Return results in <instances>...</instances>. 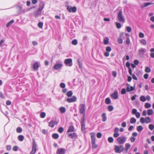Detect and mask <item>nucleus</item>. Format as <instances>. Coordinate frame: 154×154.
<instances>
[{
  "label": "nucleus",
  "instance_id": "nucleus-11",
  "mask_svg": "<svg viewBox=\"0 0 154 154\" xmlns=\"http://www.w3.org/2000/svg\"><path fill=\"white\" fill-rule=\"evenodd\" d=\"M118 93L117 90L114 91L113 93L111 95V97L114 99L116 100L118 98Z\"/></svg>",
  "mask_w": 154,
  "mask_h": 154
},
{
  "label": "nucleus",
  "instance_id": "nucleus-58",
  "mask_svg": "<svg viewBox=\"0 0 154 154\" xmlns=\"http://www.w3.org/2000/svg\"><path fill=\"white\" fill-rule=\"evenodd\" d=\"M137 118H139L140 116V113L139 112H137L135 114Z\"/></svg>",
  "mask_w": 154,
  "mask_h": 154
},
{
  "label": "nucleus",
  "instance_id": "nucleus-49",
  "mask_svg": "<svg viewBox=\"0 0 154 154\" xmlns=\"http://www.w3.org/2000/svg\"><path fill=\"white\" fill-rule=\"evenodd\" d=\"M126 93V90L125 88H123L121 91V94H125Z\"/></svg>",
  "mask_w": 154,
  "mask_h": 154
},
{
  "label": "nucleus",
  "instance_id": "nucleus-35",
  "mask_svg": "<svg viewBox=\"0 0 154 154\" xmlns=\"http://www.w3.org/2000/svg\"><path fill=\"white\" fill-rule=\"evenodd\" d=\"M151 105L149 103H146L145 104V107L146 108H149L151 107Z\"/></svg>",
  "mask_w": 154,
  "mask_h": 154
},
{
  "label": "nucleus",
  "instance_id": "nucleus-33",
  "mask_svg": "<svg viewBox=\"0 0 154 154\" xmlns=\"http://www.w3.org/2000/svg\"><path fill=\"white\" fill-rule=\"evenodd\" d=\"M140 99L142 102H144L146 100L145 97L144 96H141L140 98Z\"/></svg>",
  "mask_w": 154,
  "mask_h": 154
},
{
  "label": "nucleus",
  "instance_id": "nucleus-24",
  "mask_svg": "<svg viewBox=\"0 0 154 154\" xmlns=\"http://www.w3.org/2000/svg\"><path fill=\"white\" fill-rule=\"evenodd\" d=\"M66 7H67V10H76V9H77L76 8L75 6L72 7L71 6H69V5H66Z\"/></svg>",
  "mask_w": 154,
  "mask_h": 154
},
{
  "label": "nucleus",
  "instance_id": "nucleus-46",
  "mask_svg": "<svg viewBox=\"0 0 154 154\" xmlns=\"http://www.w3.org/2000/svg\"><path fill=\"white\" fill-rule=\"evenodd\" d=\"M139 36L140 38H143L144 36V34L141 32H140L139 33Z\"/></svg>",
  "mask_w": 154,
  "mask_h": 154
},
{
  "label": "nucleus",
  "instance_id": "nucleus-61",
  "mask_svg": "<svg viewBox=\"0 0 154 154\" xmlns=\"http://www.w3.org/2000/svg\"><path fill=\"white\" fill-rule=\"evenodd\" d=\"M137 95L136 94H134L131 98V100H134L136 99V97H137Z\"/></svg>",
  "mask_w": 154,
  "mask_h": 154
},
{
  "label": "nucleus",
  "instance_id": "nucleus-14",
  "mask_svg": "<svg viewBox=\"0 0 154 154\" xmlns=\"http://www.w3.org/2000/svg\"><path fill=\"white\" fill-rule=\"evenodd\" d=\"M128 86L126 88V90L127 92H130L133 91L135 89V87L130 86L129 84L127 85Z\"/></svg>",
  "mask_w": 154,
  "mask_h": 154
},
{
  "label": "nucleus",
  "instance_id": "nucleus-3",
  "mask_svg": "<svg viewBox=\"0 0 154 154\" xmlns=\"http://www.w3.org/2000/svg\"><path fill=\"white\" fill-rule=\"evenodd\" d=\"M127 138L125 137H120L117 139L118 142L120 144H123Z\"/></svg>",
  "mask_w": 154,
  "mask_h": 154
},
{
  "label": "nucleus",
  "instance_id": "nucleus-23",
  "mask_svg": "<svg viewBox=\"0 0 154 154\" xmlns=\"http://www.w3.org/2000/svg\"><path fill=\"white\" fill-rule=\"evenodd\" d=\"M140 44L144 45H146V40L144 39H142L140 41Z\"/></svg>",
  "mask_w": 154,
  "mask_h": 154
},
{
  "label": "nucleus",
  "instance_id": "nucleus-4",
  "mask_svg": "<svg viewBox=\"0 0 154 154\" xmlns=\"http://www.w3.org/2000/svg\"><path fill=\"white\" fill-rule=\"evenodd\" d=\"M37 145L34 140H33L32 141V150L30 154H34L36 151Z\"/></svg>",
  "mask_w": 154,
  "mask_h": 154
},
{
  "label": "nucleus",
  "instance_id": "nucleus-55",
  "mask_svg": "<svg viewBox=\"0 0 154 154\" xmlns=\"http://www.w3.org/2000/svg\"><path fill=\"white\" fill-rule=\"evenodd\" d=\"M130 139L131 142L133 143L135 141V138L134 137H130Z\"/></svg>",
  "mask_w": 154,
  "mask_h": 154
},
{
  "label": "nucleus",
  "instance_id": "nucleus-20",
  "mask_svg": "<svg viewBox=\"0 0 154 154\" xmlns=\"http://www.w3.org/2000/svg\"><path fill=\"white\" fill-rule=\"evenodd\" d=\"M56 124V122L53 120H51L49 122V125L51 127H53Z\"/></svg>",
  "mask_w": 154,
  "mask_h": 154
},
{
  "label": "nucleus",
  "instance_id": "nucleus-40",
  "mask_svg": "<svg viewBox=\"0 0 154 154\" xmlns=\"http://www.w3.org/2000/svg\"><path fill=\"white\" fill-rule=\"evenodd\" d=\"M143 129V128L141 126H138L137 128V130L138 132L141 131Z\"/></svg>",
  "mask_w": 154,
  "mask_h": 154
},
{
  "label": "nucleus",
  "instance_id": "nucleus-37",
  "mask_svg": "<svg viewBox=\"0 0 154 154\" xmlns=\"http://www.w3.org/2000/svg\"><path fill=\"white\" fill-rule=\"evenodd\" d=\"M136 120L134 118H132L130 120V122L131 124H133L136 122Z\"/></svg>",
  "mask_w": 154,
  "mask_h": 154
},
{
  "label": "nucleus",
  "instance_id": "nucleus-21",
  "mask_svg": "<svg viewBox=\"0 0 154 154\" xmlns=\"http://www.w3.org/2000/svg\"><path fill=\"white\" fill-rule=\"evenodd\" d=\"M74 128L72 126H70L69 128L67 131V133H69L70 132H73L74 131Z\"/></svg>",
  "mask_w": 154,
  "mask_h": 154
},
{
  "label": "nucleus",
  "instance_id": "nucleus-53",
  "mask_svg": "<svg viewBox=\"0 0 154 154\" xmlns=\"http://www.w3.org/2000/svg\"><path fill=\"white\" fill-rule=\"evenodd\" d=\"M126 29L127 31L129 32H131V27L129 26H127L126 27Z\"/></svg>",
  "mask_w": 154,
  "mask_h": 154
},
{
  "label": "nucleus",
  "instance_id": "nucleus-34",
  "mask_svg": "<svg viewBox=\"0 0 154 154\" xmlns=\"http://www.w3.org/2000/svg\"><path fill=\"white\" fill-rule=\"evenodd\" d=\"M54 139H57L59 137V135L57 134H54L52 135Z\"/></svg>",
  "mask_w": 154,
  "mask_h": 154
},
{
  "label": "nucleus",
  "instance_id": "nucleus-9",
  "mask_svg": "<svg viewBox=\"0 0 154 154\" xmlns=\"http://www.w3.org/2000/svg\"><path fill=\"white\" fill-rule=\"evenodd\" d=\"M77 100V98L75 96H73L70 98H68L67 99L66 101L68 103H72L75 102Z\"/></svg>",
  "mask_w": 154,
  "mask_h": 154
},
{
  "label": "nucleus",
  "instance_id": "nucleus-50",
  "mask_svg": "<svg viewBox=\"0 0 154 154\" xmlns=\"http://www.w3.org/2000/svg\"><path fill=\"white\" fill-rule=\"evenodd\" d=\"M60 86L62 88H64L66 87V85L64 83H61L60 84Z\"/></svg>",
  "mask_w": 154,
  "mask_h": 154
},
{
  "label": "nucleus",
  "instance_id": "nucleus-41",
  "mask_svg": "<svg viewBox=\"0 0 154 154\" xmlns=\"http://www.w3.org/2000/svg\"><path fill=\"white\" fill-rule=\"evenodd\" d=\"M107 108H108V110L109 111H112L113 110V107L112 106H111V105L109 106H108Z\"/></svg>",
  "mask_w": 154,
  "mask_h": 154
},
{
  "label": "nucleus",
  "instance_id": "nucleus-57",
  "mask_svg": "<svg viewBox=\"0 0 154 154\" xmlns=\"http://www.w3.org/2000/svg\"><path fill=\"white\" fill-rule=\"evenodd\" d=\"M140 122L142 123H145V119L144 118H141L140 119Z\"/></svg>",
  "mask_w": 154,
  "mask_h": 154
},
{
  "label": "nucleus",
  "instance_id": "nucleus-18",
  "mask_svg": "<svg viewBox=\"0 0 154 154\" xmlns=\"http://www.w3.org/2000/svg\"><path fill=\"white\" fill-rule=\"evenodd\" d=\"M45 4L43 2H41L39 6V8L38 10H42L44 7Z\"/></svg>",
  "mask_w": 154,
  "mask_h": 154
},
{
  "label": "nucleus",
  "instance_id": "nucleus-6",
  "mask_svg": "<svg viewBox=\"0 0 154 154\" xmlns=\"http://www.w3.org/2000/svg\"><path fill=\"white\" fill-rule=\"evenodd\" d=\"M63 64L62 62H57L53 66V68L55 70H58L60 69L62 67Z\"/></svg>",
  "mask_w": 154,
  "mask_h": 154
},
{
  "label": "nucleus",
  "instance_id": "nucleus-13",
  "mask_svg": "<svg viewBox=\"0 0 154 154\" xmlns=\"http://www.w3.org/2000/svg\"><path fill=\"white\" fill-rule=\"evenodd\" d=\"M146 51V49L143 48H140L138 51L139 54L141 55H143Z\"/></svg>",
  "mask_w": 154,
  "mask_h": 154
},
{
  "label": "nucleus",
  "instance_id": "nucleus-17",
  "mask_svg": "<svg viewBox=\"0 0 154 154\" xmlns=\"http://www.w3.org/2000/svg\"><path fill=\"white\" fill-rule=\"evenodd\" d=\"M41 10H37L34 13V15L35 17L39 16L41 14Z\"/></svg>",
  "mask_w": 154,
  "mask_h": 154
},
{
  "label": "nucleus",
  "instance_id": "nucleus-59",
  "mask_svg": "<svg viewBox=\"0 0 154 154\" xmlns=\"http://www.w3.org/2000/svg\"><path fill=\"white\" fill-rule=\"evenodd\" d=\"M63 128L62 127H60L59 128L58 131L60 133H62L63 132Z\"/></svg>",
  "mask_w": 154,
  "mask_h": 154
},
{
  "label": "nucleus",
  "instance_id": "nucleus-52",
  "mask_svg": "<svg viewBox=\"0 0 154 154\" xmlns=\"http://www.w3.org/2000/svg\"><path fill=\"white\" fill-rule=\"evenodd\" d=\"M43 24L41 22H39L38 23V27L40 28H42Z\"/></svg>",
  "mask_w": 154,
  "mask_h": 154
},
{
  "label": "nucleus",
  "instance_id": "nucleus-5",
  "mask_svg": "<svg viewBox=\"0 0 154 154\" xmlns=\"http://www.w3.org/2000/svg\"><path fill=\"white\" fill-rule=\"evenodd\" d=\"M64 63L65 65L69 66H71L72 65V60L70 58L65 59Z\"/></svg>",
  "mask_w": 154,
  "mask_h": 154
},
{
  "label": "nucleus",
  "instance_id": "nucleus-27",
  "mask_svg": "<svg viewBox=\"0 0 154 154\" xmlns=\"http://www.w3.org/2000/svg\"><path fill=\"white\" fill-rule=\"evenodd\" d=\"M151 4V3H149V2L145 3H144L143 5H141V6L142 8H143L144 7H146Z\"/></svg>",
  "mask_w": 154,
  "mask_h": 154
},
{
  "label": "nucleus",
  "instance_id": "nucleus-44",
  "mask_svg": "<svg viewBox=\"0 0 154 154\" xmlns=\"http://www.w3.org/2000/svg\"><path fill=\"white\" fill-rule=\"evenodd\" d=\"M108 141L109 143H112L113 141V139L111 137H109L108 138Z\"/></svg>",
  "mask_w": 154,
  "mask_h": 154
},
{
  "label": "nucleus",
  "instance_id": "nucleus-62",
  "mask_svg": "<svg viewBox=\"0 0 154 154\" xmlns=\"http://www.w3.org/2000/svg\"><path fill=\"white\" fill-rule=\"evenodd\" d=\"M81 125V129L82 131H85V125Z\"/></svg>",
  "mask_w": 154,
  "mask_h": 154
},
{
  "label": "nucleus",
  "instance_id": "nucleus-28",
  "mask_svg": "<svg viewBox=\"0 0 154 154\" xmlns=\"http://www.w3.org/2000/svg\"><path fill=\"white\" fill-rule=\"evenodd\" d=\"M14 20H11L6 25V26L7 27H9L14 22Z\"/></svg>",
  "mask_w": 154,
  "mask_h": 154
},
{
  "label": "nucleus",
  "instance_id": "nucleus-29",
  "mask_svg": "<svg viewBox=\"0 0 154 154\" xmlns=\"http://www.w3.org/2000/svg\"><path fill=\"white\" fill-rule=\"evenodd\" d=\"M111 101L109 97H107L106 98L105 100V103L106 104H109L111 103Z\"/></svg>",
  "mask_w": 154,
  "mask_h": 154
},
{
  "label": "nucleus",
  "instance_id": "nucleus-38",
  "mask_svg": "<svg viewBox=\"0 0 154 154\" xmlns=\"http://www.w3.org/2000/svg\"><path fill=\"white\" fill-rule=\"evenodd\" d=\"M72 95V93L71 91H69L66 94V95L68 97H71Z\"/></svg>",
  "mask_w": 154,
  "mask_h": 154
},
{
  "label": "nucleus",
  "instance_id": "nucleus-54",
  "mask_svg": "<svg viewBox=\"0 0 154 154\" xmlns=\"http://www.w3.org/2000/svg\"><path fill=\"white\" fill-rule=\"evenodd\" d=\"M97 136L98 138H100L102 136V134L100 132L98 133L97 134Z\"/></svg>",
  "mask_w": 154,
  "mask_h": 154
},
{
  "label": "nucleus",
  "instance_id": "nucleus-26",
  "mask_svg": "<svg viewBox=\"0 0 154 154\" xmlns=\"http://www.w3.org/2000/svg\"><path fill=\"white\" fill-rule=\"evenodd\" d=\"M151 122V119L149 117H147L145 119V122L148 123Z\"/></svg>",
  "mask_w": 154,
  "mask_h": 154
},
{
  "label": "nucleus",
  "instance_id": "nucleus-43",
  "mask_svg": "<svg viewBox=\"0 0 154 154\" xmlns=\"http://www.w3.org/2000/svg\"><path fill=\"white\" fill-rule=\"evenodd\" d=\"M145 71L146 72H149L151 71V69L150 68L148 67H146L145 68Z\"/></svg>",
  "mask_w": 154,
  "mask_h": 154
},
{
  "label": "nucleus",
  "instance_id": "nucleus-30",
  "mask_svg": "<svg viewBox=\"0 0 154 154\" xmlns=\"http://www.w3.org/2000/svg\"><path fill=\"white\" fill-rule=\"evenodd\" d=\"M153 114V110L151 109H149L147 110V114L149 116Z\"/></svg>",
  "mask_w": 154,
  "mask_h": 154
},
{
  "label": "nucleus",
  "instance_id": "nucleus-2",
  "mask_svg": "<svg viewBox=\"0 0 154 154\" xmlns=\"http://www.w3.org/2000/svg\"><path fill=\"white\" fill-rule=\"evenodd\" d=\"M114 150L116 153H120L124 150L123 146L122 145H120L119 146H116Z\"/></svg>",
  "mask_w": 154,
  "mask_h": 154
},
{
  "label": "nucleus",
  "instance_id": "nucleus-64",
  "mask_svg": "<svg viewBox=\"0 0 154 154\" xmlns=\"http://www.w3.org/2000/svg\"><path fill=\"white\" fill-rule=\"evenodd\" d=\"M32 44L33 45H36L38 44V42L36 41H33L32 42Z\"/></svg>",
  "mask_w": 154,
  "mask_h": 154
},
{
  "label": "nucleus",
  "instance_id": "nucleus-8",
  "mask_svg": "<svg viewBox=\"0 0 154 154\" xmlns=\"http://www.w3.org/2000/svg\"><path fill=\"white\" fill-rule=\"evenodd\" d=\"M66 149L63 148H59L56 151V154H65Z\"/></svg>",
  "mask_w": 154,
  "mask_h": 154
},
{
  "label": "nucleus",
  "instance_id": "nucleus-12",
  "mask_svg": "<svg viewBox=\"0 0 154 154\" xmlns=\"http://www.w3.org/2000/svg\"><path fill=\"white\" fill-rule=\"evenodd\" d=\"M91 139V144L95 143V134L94 132H91L90 133Z\"/></svg>",
  "mask_w": 154,
  "mask_h": 154
},
{
  "label": "nucleus",
  "instance_id": "nucleus-19",
  "mask_svg": "<svg viewBox=\"0 0 154 154\" xmlns=\"http://www.w3.org/2000/svg\"><path fill=\"white\" fill-rule=\"evenodd\" d=\"M68 135L69 136L71 137L72 139L74 137H77L76 134L74 132L72 133H69Z\"/></svg>",
  "mask_w": 154,
  "mask_h": 154
},
{
  "label": "nucleus",
  "instance_id": "nucleus-39",
  "mask_svg": "<svg viewBox=\"0 0 154 154\" xmlns=\"http://www.w3.org/2000/svg\"><path fill=\"white\" fill-rule=\"evenodd\" d=\"M46 116V114L45 112H42L40 114V116L41 118H44Z\"/></svg>",
  "mask_w": 154,
  "mask_h": 154
},
{
  "label": "nucleus",
  "instance_id": "nucleus-10",
  "mask_svg": "<svg viewBox=\"0 0 154 154\" xmlns=\"http://www.w3.org/2000/svg\"><path fill=\"white\" fill-rule=\"evenodd\" d=\"M85 105L84 104H81L79 107L80 112L81 113H83L85 111Z\"/></svg>",
  "mask_w": 154,
  "mask_h": 154
},
{
  "label": "nucleus",
  "instance_id": "nucleus-51",
  "mask_svg": "<svg viewBox=\"0 0 154 154\" xmlns=\"http://www.w3.org/2000/svg\"><path fill=\"white\" fill-rule=\"evenodd\" d=\"M137 112V110L135 109H133L132 111V113L133 114H135Z\"/></svg>",
  "mask_w": 154,
  "mask_h": 154
},
{
  "label": "nucleus",
  "instance_id": "nucleus-60",
  "mask_svg": "<svg viewBox=\"0 0 154 154\" xmlns=\"http://www.w3.org/2000/svg\"><path fill=\"white\" fill-rule=\"evenodd\" d=\"M18 147L17 146H14L13 147V150L15 151H16L18 150Z\"/></svg>",
  "mask_w": 154,
  "mask_h": 154
},
{
  "label": "nucleus",
  "instance_id": "nucleus-56",
  "mask_svg": "<svg viewBox=\"0 0 154 154\" xmlns=\"http://www.w3.org/2000/svg\"><path fill=\"white\" fill-rule=\"evenodd\" d=\"M119 134L118 133H114L113 134V136L115 137H117L119 136Z\"/></svg>",
  "mask_w": 154,
  "mask_h": 154
},
{
  "label": "nucleus",
  "instance_id": "nucleus-47",
  "mask_svg": "<svg viewBox=\"0 0 154 154\" xmlns=\"http://www.w3.org/2000/svg\"><path fill=\"white\" fill-rule=\"evenodd\" d=\"M116 25L117 28L118 29L120 28L121 27V24L119 23H116Z\"/></svg>",
  "mask_w": 154,
  "mask_h": 154
},
{
  "label": "nucleus",
  "instance_id": "nucleus-22",
  "mask_svg": "<svg viewBox=\"0 0 154 154\" xmlns=\"http://www.w3.org/2000/svg\"><path fill=\"white\" fill-rule=\"evenodd\" d=\"M102 121L103 122H105L106 121L107 119V118L105 113H103L102 115Z\"/></svg>",
  "mask_w": 154,
  "mask_h": 154
},
{
  "label": "nucleus",
  "instance_id": "nucleus-63",
  "mask_svg": "<svg viewBox=\"0 0 154 154\" xmlns=\"http://www.w3.org/2000/svg\"><path fill=\"white\" fill-rule=\"evenodd\" d=\"M126 43L127 44H129L130 43V40L129 37H127L126 38Z\"/></svg>",
  "mask_w": 154,
  "mask_h": 154
},
{
  "label": "nucleus",
  "instance_id": "nucleus-32",
  "mask_svg": "<svg viewBox=\"0 0 154 154\" xmlns=\"http://www.w3.org/2000/svg\"><path fill=\"white\" fill-rule=\"evenodd\" d=\"M19 140L20 141H22L24 139V136L22 135H20L18 137Z\"/></svg>",
  "mask_w": 154,
  "mask_h": 154
},
{
  "label": "nucleus",
  "instance_id": "nucleus-48",
  "mask_svg": "<svg viewBox=\"0 0 154 154\" xmlns=\"http://www.w3.org/2000/svg\"><path fill=\"white\" fill-rule=\"evenodd\" d=\"M106 51L107 52H110L112 50L110 47L108 46L106 48Z\"/></svg>",
  "mask_w": 154,
  "mask_h": 154
},
{
  "label": "nucleus",
  "instance_id": "nucleus-15",
  "mask_svg": "<svg viewBox=\"0 0 154 154\" xmlns=\"http://www.w3.org/2000/svg\"><path fill=\"white\" fill-rule=\"evenodd\" d=\"M39 67V63L36 62L33 65V68L35 70H37Z\"/></svg>",
  "mask_w": 154,
  "mask_h": 154
},
{
  "label": "nucleus",
  "instance_id": "nucleus-25",
  "mask_svg": "<svg viewBox=\"0 0 154 154\" xmlns=\"http://www.w3.org/2000/svg\"><path fill=\"white\" fill-rule=\"evenodd\" d=\"M125 150L127 152V151L130 149L131 147L130 145L128 143H126L125 145Z\"/></svg>",
  "mask_w": 154,
  "mask_h": 154
},
{
  "label": "nucleus",
  "instance_id": "nucleus-7",
  "mask_svg": "<svg viewBox=\"0 0 154 154\" xmlns=\"http://www.w3.org/2000/svg\"><path fill=\"white\" fill-rule=\"evenodd\" d=\"M124 38V33L121 32L119 35V36L118 38V43L120 44L123 43L122 39Z\"/></svg>",
  "mask_w": 154,
  "mask_h": 154
},
{
  "label": "nucleus",
  "instance_id": "nucleus-42",
  "mask_svg": "<svg viewBox=\"0 0 154 154\" xmlns=\"http://www.w3.org/2000/svg\"><path fill=\"white\" fill-rule=\"evenodd\" d=\"M16 131L17 133H20L22 131V130L21 128L19 127L17 128Z\"/></svg>",
  "mask_w": 154,
  "mask_h": 154
},
{
  "label": "nucleus",
  "instance_id": "nucleus-31",
  "mask_svg": "<svg viewBox=\"0 0 154 154\" xmlns=\"http://www.w3.org/2000/svg\"><path fill=\"white\" fill-rule=\"evenodd\" d=\"M60 110L62 113H64L66 112V109L64 107H60Z\"/></svg>",
  "mask_w": 154,
  "mask_h": 154
},
{
  "label": "nucleus",
  "instance_id": "nucleus-1",
  "mask_svg": "<svg viewBox=\"0 0 154 154\" xmlns=\"http://www.w3.org/2000/svg\"><path fill=\"white\" fill-rule=\"evenodd\" d=\"M117 19L120 22L124 23L125 22V19L123 16L122 11H120L118 14Z\"/></svg>",
  "mask_w": 154,
  "mask_h": 154
},
{
  "label": "nucleus",
  "instance_id": "nucleus-36",
  "mask_svg": "<svg viewBox=\"0 0 154 154\" xmlns=\"http://www.w3.org/2000/svg\"><path fill=\"white\" fill-rule=\"evenodd\" d=\"M72 44L74 45H76L78 44V42L76 39H74L72 42Z\"/></svg>",
  "mask_w": 154,
  "mask_h": 154
},
{
  "label": "nucleus",
  "instance_id": "nucleus-45",
  "mask_svg": "<svg viewBox=\"0 0 154 154\" xmlns=\"http://www.w3.org/2000/svg\"><path fill=\"white\" fill-rule=\"evenodd\" d=\"M149 128L150 130H152L154 128V126L152 124H150L149 125Z\"/></svg>",
  "mask_w": 154,
  "mask_h": 154
},
{
  "label": "nucleus",
  "instance_id": "nucleus-16",
  "mask_svg": "<svg viewBox=\"0 0 154 154\" xmlns=\"http://www.w3.org/2000/svg\"><path fill=\"white\" fill-rule=\"evenodd\" d=\"M109 39L108 37H106L103 38V42L105 45H107L109 43Z\"/></svg>",
  "mask_w": 154,
  "mask_h": 154
}]
</instances>
